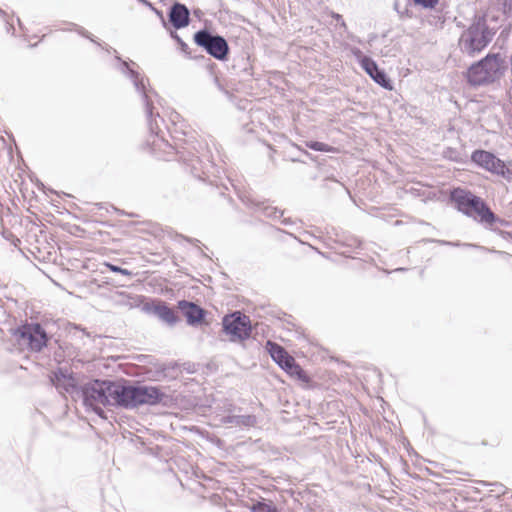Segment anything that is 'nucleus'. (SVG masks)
<instances>
[{"label": "nucleus", "mask_w": 512, "mask_h": 512, "mask_svg": "<svg viewBox=\"0 0 512 512\" xmlns=\"http://www.w3.org/2000/svg\"><path fill=\"white\" fill-rule=\"evenodd\" d=\"M69 25H70V28H68V30H74L80 36L89 39L91 42H93L94 44L98 45L102 49H105L106 51L110 52L111 47H104L100 42H98L95 39V37L89 31H87L82 26H79V25H77L75 23H70Z\"/></svg>", "instance_id": "21"}, {"label": "nucleus", "mask_w": 512, "mask_h": 512, "mask_svg": "<svg viewBox=\"0 0 512 512\" xmlns=\"http://www.w3.org/2000/svg\"><path fill=\"white\" fill-rule=\"evenodd\" d=\"M4 21V24H5V30L8 34H12L14 35L15 33V28H14V24H13V21L10 20L9 16L6 17V19H3Z\"/></svg>", "instance_id": "34"}, {"label": "nucleus", "mask_w": 512, "mask_h": 512, "mask_svg": "<svg viewBox=\"0 0 512 512\" xmlns=\"http://www.w3.org/2000/svg\"><path fill=\"white\" fill-rule=\"evenodd\" d=\"M394 9L397 11L398 14H402V12L399 10V4L397 1L394 3Z\"/></svg>", "instance_id": "45"}, {"label": "nucleus", "mask_w": 512, "mask_h": 512, "mask_svg": "<svg viewBox=\"0 0 512 512\" xmlns=\"http://www.w3.org/2000/svg\"><path fill=\"white\" fill-rule=\"evenodd\" d=\"M193 41L216 60L226 61L228 59L230 47L224 36L213 33L204 27L194 33Z\"/></svg>", "instance_id": "7"}, {"label": "nucleus", "mask_w": 512, "mask_h": 512, "mask_svg": "<svg viewBox=\"0 0 512 512\" xmlns=\"http://www.w3.org/2000/svg\"><path fill=\"white\" fill-rule=\"evenodd\" d=\"M121 382L110 380L90 381L81 387L79 397L82 398L86 408L93 410L99 416L104 414L101 406H115L121 408Z\"/></svg>", "instance_id": "2"}, {"label": "nucleus", "mask_w": 512, "mask_h": 512, "mask_svg": "<svg viewBox=\"0 0 512 512\" xmlns=\"http://www.w3.org/2000/svg\"><path fill=\"white\" fill-rule=\"evenodd\" d=\"M281 222H282V224H284V225H292V224H293V221H292V219H291V218H283V219L281 220Z\"/></svg>", "instance_id": "40"}, {"label": "nucleus", "mask_w": 512, "mask_h": 512, "mask_svg": "<svg viewBox=\"0 0 512 512\" xmlns=\"http://www.w3.org/2000/svg\"><path fill=\"white\" fill-rule=\"evenodd\" d=\"M505 164L506 163L503 160L496 157V159L492 161V163H490V169H488L487 171L499 175L501 169L504 167Z\"/></svg>", "instance_id": "31"}, {"label": "nucleus", "mask_w": 512, "mask_h": 512, "mask_svg": "<svg viewBox=\"0 0 512 512\" xmlns=\"http://www.w3.org/2000/svg\"><path fill=\"white\" fill-rule=\"evenodd\" d=\"M290 376L296 377L298 380L302 382H309L310 378L307 375L306 371L296 362L291 366L289 370L285 371Z\"/></svg>", "instance_id": "23"}, {"label": "nucleus", "mask_w": 512, "mask_h": 512, "mask_svg": "<svg viewBox=\"0 0 512 512\" xmlns=\"http://www.w3.org/2000/svg\"><path fill=\"white\" fill-rule=\"evenodd\" d=\"M486 60H479L473 63L467 70V82L471 86H482L493 82V77H489V72L483 68Z\"/></svg>", "instance_id": "14"}, {"label": "nucleus", "mask_w": 512, "mask_h": 512, "mask_svg": "<svg viewBox=\"0 0 512 512\" xmlns=\"http://www.w3.org/2000/svg\"><path fill=\"white\" fill-rule=\"evenodd\" d=\"M251 512H280L277 505L270 499L260 498L250 506Z\"/></svg>", "instance_id": "20"}, {"label": "nucleus", "mask_w": 512, "mask_h": 512, "mask_svg": "<svg viewBox=\"0 0 512 512\" xmlns=\"http://www.w3.org/2000/svg\"><path fill=\"white\" fill-rule=\"evenodd\" d=\"M489 485L495 487L491 491L498 492V493H504V486H503V484L495 482V483H490Z\"/></svg>", "instance_id": "38"}, {"label": "nucleus", "mask_w": 512, "mask_h": 512, "mask_svg": "<svg viewBox=\"0 0 512 512\" xmlns=\"http://www.w3.org/2000/svg\"><path fill=\"white\" fill-rule=\"evenodd\" d=\"M190 22V10L188 7L178 1L174 2L168 11V26L179 30L187 27Z\"/></svg>", "instance_id": "12"}, {"label": "nucleus", "mask_w": 512, "mask_h": 512, "mask_svg": "<svg viewBox=\"0 0 512 512\" xmlns=\"http://www.w3.org/2000/svg\"><path fill=\"white\" fill-rule=\"evenodd\" d=\"M416 6H420L424 9H434L439 0H412Z\"/></svg>", "instance_id": "30"}, {"label": "nucleus", "mask_w": 512, "mask_h": 512, "mask_svg": "<svg viewBox=\"0 0 512 512\" xmlns=\"http://www.w3.org/2000/svg\"><path fill=\"white\" fill-rule=\"evenodd\" d=\"M443 156L446 159H449V160L457 162V163H460L462 161L461 153L456 148L447 147L443 151Z\"/></svg>", "instance_id": "26"}, {"label": "nucleus", "mask_w": 512, "mask_h": 512, "mask_svg": "<svg viewBox=\"0 0 512 512\" xmlns=\"http://www.w3.org/2000/svg\"><path fill=\"white\" fill-rule=\"evenodd\" d=\"M50 382L60 393H68L71 396L80 395L82 386L79 385L74 373L66 368L59 367L53 371Z\"/></svg>", "instance_id": "10"}, {"label": "nucleus", "mask_w": 512, "mask_h": 512, "mask_svg": "<svg viewBox=\"0 0 512 512\" xmlns=\"http://www.w3.org/2000/svg\"><path fill=\"white\" fill-rule=\"evenodd\" d=\"M481 60H486L483 65V68L489 72V77H493V82L500 77L502 74V58L500 54H487Z\"/></svg>", "instance_id": "17"}, {"label": "nucleus", "mask_w": 512, "mask_h": 512, "mask_svg": "<svg viewBox=\"0 0 512 512\" xmlns=\"http://www.w3.org/2000/svg\"><path fill=\"white\" fill-rule=\"evenodd\" d=\"M179 237H181L183 240H185L186 242H189L191 244L200 243V241L198 239H195V238H190V237H187V236H184V235H179Z\"/></svg>", "instance_id": "39"}, {"label": "nucleus", "mask_w": 512, "mask_h": 512, "mask_svg": "<svg viewBox=\"0 0 512 512\" xmlns=\"http://www.w3.org/2000/svg\"><path fill=\"white\" fill-rule=\"evenodd\" d=\"M222 330L229 336L230 342H243L252 335L250 317L241 311H234L222 318Z\"/></svg>", "instance_id": "8"}, {"label": "nucleus", "mask_w": 512, "mask_h": 512, "mask_svg": "<svg viewBox=\"0 0 512 512\" xmlns=\"http://www.w3.org/2000/svg\"><path fill=\"white\" fill-rule=\"evenodd\" d=\"M0 16L2 17V19H6L8 14L2 8H0Z\"/></svg>", "instance_id": "42"}, {"label": "nucleus", "mask_w": 512, "mask_h": 512, "mask_svg": "<svg viewBox=\"0 0 512 512\" xmlns=\"http://www.w3.org/2000/svg\"><path fill=\"white\" fill-rule=\"evenodd\" d=\"M145 309L147 311H153L160 320L170 326L175 325L180 320L176 312L164 301H160L158 304L153 306L147 305Z\"/></svg>", "instance_id": "16"}, {"label": "nucleus", "mask_w": 512, "mask_h": 512, "mask_svg": "<svg viewBox=\"0 0 512 512\" xmlns=\"http://www.w3.org/2000/svg\"><path fill=\"white\" fill-rule=\"evenodd\" d=\"M17 22H18V24H19L20 28H22V23H21V21H20V19H19V18H17Z\"/></svg>", "instance_id": "46"}, {"label": "nucleus", "mask_w": 512, "mask_h": 512, "mask_svg": "<svg viewBox=\"0 0 512 512\" xmlns=\"http://www.w3.org/2000/svg\"><path fill=\"white\" fill-rule=\"evenodd\" d=\"M137 1L140 3V5H144V6L148 7L151 11H153V12L156 14V16L160 19L162 26H163L166 30H168V29H169V26H168V24H167V21H166V19H165V17H164V13H163V11H162V10H159L158 8H156V7H155V6H154L150 1H148V0H137Z\"/></svg>", "instance_id": "24"}, {"label": "nucleus", "mask_w": 512, "mask_h": 512, "mask_svg": "<svg viewBox=\"0 0 512 512\" xmlns=\"http://www.w3.org/2000/svg\"><path fill=\"white\" fill-rule=\"evenodd\" d=\"M499 176L503 177L507 181H512V169H510L506 164L501 169Z\"/></svg>", "instance_id": "33"}, {"label": "nucleus", "mask_w": 512, "mask_h": 512, "mask_svg": "<svg viewBox=\"0 0 512 512\" xmlns=\"http://www.w3.org/2000/svg\"><path fill=\"white\" fill-rule=\"evenodd\" d=\"M331 17L334 20H336V22L339 23L341 28H343L344 30H347V25H346V22L344 21L342 15H340L339 13H336V12H331Z\"/></svg>", "instance_id": "35"}, {"label": "nucleus", "mask_w": 512, "mask_h": 512, "mask_svg": "<svg viewBox=\"0 0 512 512\" xmlns=\"http://www.w3.org/2000/svg\"><path fill=\"white\" fill-rule=\"evenodd\" d=\"M0 16L2 17V19H6L8 14L2 8H0Z\"/></svg>", "instance_id": "44"}, {"label": "nucleus", "mask_w": 512, "mask_h": 512, "mask_svg": "<svg viewBox=\"0 0 512 512\" xmlns=\"http://www.w3.org/2000/svg\"><path fill=\"white\" fill-rule=\"evenodd\" d=\"M493 216H494V219H492V220L489 219L488 221L481 222L480 224L483 225L485 228H489V229H493V226L495 224H499V225L505 226V227L510 225L509 221L499 218L494 212H493Z\"/></svg>", "instance_id": "27"}, {"label": "nucleus", "mask_w": 512, "mask_h": 512, "mask_svg": "<svg viewBox=\"0 0 512 512\" xmlns=\"http://www.w3.org/2000/svg\"><path fill=\"white\" fill-rule=\"evenodd\" d=\"M440 244L442 245H449V246H462V247H466V248H479V249H485L483 246H479L477 244H471V243H460V242H450V241H445V240H439L438 241Z\"/></svg>", "instance_id": "32"}, {"label": "nucleus", "mask_w": 512, "mask_h": 512, "mask_svg": "<svg viewBox=\"0 0 512 512\" xmlns=\"http://www.w3.org/2000/svg\"><path fill=\"white\" fill-rule=\"evenodd\" d=\"M105 265L111 272L119 273L121 275L128 276V277H131L133 275L132 271H130L126 268H122L121 266H118V265H115L112 263H108V262L105 263Z\"/></svg>", "instance_id": "28"}, {"label": "nucleus", "mask_w": 512, "mask_h": 512, "mask_svg": "<svg viewBox=\"0 0 512 512\" xmlns=\"http://www.w3.org/2000/svg\"><path fill=\"white\" fill-rule=\"evenodd\" d=\"M177 307L185 317L187 325L197 327L205 323L207 311L195 302L179 300Z\"/></svg>", "instance_id": "11"}, {"label": "nucleus", "mask_w": 512, "mask_h": 512, "mask_svg": "<svg viewBox=\"0 0 512 512\" xmlns=\"http://www.w3.org/2000/svg\"><path fill=\"white\" fill-rule=\"evenodd\" d=\"M266 349L271 359L284 371L289 370L296 360L280 344L268 340Z\"/></svg>", "instance_id": "13"}, {"label": "nucleus", "mask_w": 512, "mask_h": 512, "mask_svg": "<svg viewBox=\"0 0 512 512\" xmlns=\"http://www.w3.org/2000/svg\"><path fill=\"white\" fill-rule=\"evenodd\" d=\"M115 58L118 62V70L132 81L143 102L150 133L146 145L150 152L167 161L175 157L176 160L190 167L191 173L197 178H201L202 174L209 172V167H212V164L208 158L203 160L204 155L200 151L203 146L196 140L195 133L177 127L176 121L180 118L178 113L171 117L173 128L165 126L166 131H164L161 125L165 121L158 112H155L154 107V98L158 97L157 92L147 88L145 78L132 67L136 65L135 62L125 61L119 55H116Z\"/></svg>", "instance_id": "1"}, {"label": "nucleus", "mask_w": 512, "mask_h": 512, "mask_svg": "<svg viewBox=\"0 0 512 512\" xmlns=\"http://www.w3.org/2000/svg\"><path fill=\"white\" fill-rule=\"evenodd\" d=\"M116 211H117L118 213H120V214H125V213H124V211H120V210H118V209H116Z\"/></svg>", "instance_id": "47"}, {"label": "nucleus", "mask_w": 512, "mask_h": 512, "mask_svg": "<svg viewBox=\"0 0 512 512\" xmlns=\"http://www.w3.org/2000/svg\"><path fill=\"white\" fill-rule=\"evenodd\" d=\"M249 58L241 57L240 61L243 63V67L240 71H235L236 74L243 73L244 75H252V67L249 64ZM237 66L236 64L233 65V69L236 70Z\"/></svg>", "instance_id": "29"}, {"label": "nucleus", "mask_w": 512, "mask_h": 512, "mask_svg": "<svg viewBox=\"0 0 512 512\" xmlns=\"http://www.w3.org/2000/svg\"><path fill=\"white\" fill-rule=\"evenodd\" d=\"M398 270L399 271H405L406 269L405 268H399Z\"/></svg>", "instance_id": "48"}, {"label": "nucleus", "mask_w": 512, "mask_h": 512, "mask_svg": "<svg viewBox=\"0 0 512 512\" xmlns=\"http://www.w3.org/2000/svg\"><path fill=\"white\" fill-rule=\"evenodd\" d=\"M348 243V246L355 247V248H361L362 247V241L356 237H352Z\"/></svg>", "instance_id": "37"}, {"label": "nucleus", "mask_w": 512, "mask_h": 512, "mask_svg": "<svg viewBox=\"0 0 512 512\" xmlns=\"http://www.w3.org/2000/svg\"><path fill=\"white\" fill-rule=\"evenodd\" d=\"M0 16L2 17V19H6L8 14L2 8H0Z\"/></svg>", "instance_id": "43"}, {"label": "nucleus", "mask_w": 512, "mask_h": 512, "mask_svg": "<svg viewBox=\"0 0 512 512\" xmlns=\"http://www.w3.org/2000/svg\"><path fill=\"white\" fill-rule=\"evenodd\" d=\"M500 234L503 236V237H511L512 238V232H507V231H500Z\"/></svg>", "instance_id": "41"}, {"label": "nucleus", "mask_w": 512, "mask_h": 512, "mask_svg": "<svg viewBox=\"0 0 512 512\" xmlns=\"http://www.w3.org/2000/svg\"><path fill=\"white\" fill-rule=\"evenodd\" d=\"M351 54L356 59L360 67L370 76V78L379 86L386 90L393 89V83L384 69H381L377 62L370 56L365 55L359 48L352 47Z\"/></svg>", "instance_id": "9"}, {"label": "nucleus", "mask_w": 512, "mask_h": 512, "mask_svg": "<svg viewBox=\"0 0 512 512\" xmlns=\"http://www.w3.org/2000/svg\"><path fill=\"white\" fill-rule=\"evenodd\" d=\"M224 424H233L240 427H253L257 423V418L253 414L247 415H226L221 419Z\"/></svg>", "instance_id": "18"}, {"label": "nucleus", "mask_w": 512, "mask_h": 512, "mask_svg": "<svg viewBox=\"0 0 512 512\" xmlns=\"http://www.w3.org/2000/svg\"><path fill=\"white\" fill-rule=\"evenodd\" d=\"M496 157L494 153L483 149H476L471 154L472 162L485 170L490 169V163H492Z\"/></svg>", "instance_id": "19"}, {"label": "nucleus", "mask_w": 512, "mask_h": 512, "mask_svg": "<svg viewBox=\"0 0 512 512\" xmlns=\"http://www.w3.org/2000/svg\"><path fill=\"white\" fill-rule=\"evenodd\" d=\"M166 31L169 33V36L178 44L179 49L182 53H184L189 58H197L196 56L191 55L187 43L183 41V39L179 36L175 29L172 30L171 27L169 26V29Z\"/></svg>", "instance_id": "22"}, {"label": "nucleus", "mask_w": 512, "mask_h": 512, "mask_svg": "<svg viewBox=\"0 0 512 512\" xmlns=\"http://www.w3.org/2000/svg\"><path fill=\"white\" fill-rule=\"evenodd\" d=\"M495 32L487 23L485 16H475L472 23L459 38V47L463 53L474 57L482 52L492 41Z\"/></svg>", "instance_id": "4"}, {"label": "nucleus", "mask_w": 512, "mask_h": 512, "mask_svg": "<svg viewBox=\"0 0 512 512\" xmlns=\"http://www.w3.org/2000/svg\"><path fill=\"white\" fill-rule=\"evenodd\" d=\"M214 83H215V85L217 86V88H218L221 92H223L226 96H228V97H230V96H231V93H230L227 89H225V88L223 87V85L221 84L220 80H219L217 77H215V78H214Z\"/></svg>", "instance_id": "36"}, {"label": "nucleus", "mask_w": 512, "mask_h": 512, "mask_svg": "<svg viewBox=\"0 0 512 512\" xmlns=\"http://www.w3.org/2000/svg\"><path fill=\"white\" fill-rule=\"evenodd\" d=\"M306 146L313 151L319 152H330L333 150L330 145L319 141H308L306 142Z\"/></svg>", "instance_id": "25"}, {"label": "nucleus", "mask_w": 512, "mask_h": 512, "mask_svg": "<svg viewBox=\"0 0 512 512\" xmlns=\"http://www.w3.org/2000/svg\"><path fill=\"white\" fill-rule=\"evenodd\" d=\"M449 201L458 212L472 218L479 224L494 219L493 211L485 200L468 189L453 188L449 193Z\"/></svg>", "instance_id": "3"}, {"label": "nucleus", "mask_w": 512, "mask_h": 512, "mask_svg": "<svg viewBox=\"0 0 512 512\" xmlns=\"http://www.w3.org/2000/svg\"><path fill=\"white\" fill-rule=\"evenodd\" d=\"M12 335L19 343L26 342L28 350L35 353L42 352L50 341V336L38 322L25 321L12 330Z\"/></svg>", "instance_id": "6"}, {"label": "nucleus", "mask_w": 512, "mask_h": 512, "mask_svg": "<svg viewBox=\"0 0 512 512\" xmlns=\"http://www.w3.org/2000/svg\"><path fill=\"white\" fill-rule=\"evenodd\" d=\"M240 199L247 207L263 213L268 218L279 219L284 214L283 210L269 205L266 201H257L250 195H242Z\"/></svg>", "instance_id": "15"}, {"label": "nucleus", "mask_w": 512, "mask_h": 512, "mask_svg": "<svg viewBox=\"0 0 512 512\" xmlns=\"http://www.w3.org/2000/svg\"><path fill=\"white\" fill-rule=\"evenodd\" d=\"M121 408L134 409L142 405L154 406L162 402L165 393L157 386L122 381Z\"/></svg>", "instance_id": "5"}]
</instances>
